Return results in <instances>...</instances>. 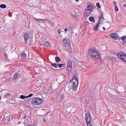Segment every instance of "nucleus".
<instances>
[{"label": "nucleus", "mask_w": 126, "mask_h": 126, "mask_svg": "<svg viewBox=\"0 0 126 126\" xmlns=\"http://www.w3.org/2000/svg\"><path fill=\"white\" fill-rule=\"evenodd\" d=\"M73 79L74 80V82L71 87L69 88V90L70 91L73 90V91H75V92L77 90V86L79 83V80L77 75H75L74 76Z\"/></svg>", "instance_id": "obj_1"}, {"label": "nucleus", "mask_w": 126, "mask_h": 126, "mask_svg": "<svg viewBox=\"0 0 126 126\" xmlns=\"http://www.w3.org/2000/svg\"><path fill=\"white\" fill-rule=\"evenodd\" d=\"M43 100L41 98L36 97L32 99L31 103L34 105H39L42 103Z\"/></svg>", "instance_id": "obj_2"}, {"label": "nucleus", "mask_w": 126, "mask_h": 126, "mask_svg": "<svg viewBox=\"0 0 126 126\" xmlns=\"http://www.w3.org/2000/svg\"><path fill=\"white\" fill-rule=\"evenodd\" d=\"M117 56L121 60L126 62V55L121 52L117 54Z\"/></svg>", "instance_id": "obj_3"}, {"label": "nucleus", "mask_w": 126, "mask_h": 126, "mask_svg": "<svg viewBox=\"0 0 126 126\" xmlns=\"http://www.w3.org/2000/svg\"><path fill=\"white\" fill-rule=\"evenodd\" d=\"M72 69V63L71 61H69L67 63L66 68L67 73H69L71 71Z\"/></svg>", "instance_id": "obj_4"}, {"label": "nucleus", "mask_w": 126, "mask_h": 126, "mask_svg": "<svg viewBox=\"0 0 126 126\" xmlns=\"http://www.w3.org/2000/svg\"><path fill=\"white\" fill-rule=\"evenodd\" d=\"M96 52V51L93 49H92L90 48L89 49L88 54L91 58L94 57L95 56V54Z\"/></svg>", "instance_id": "obj_5"}, {"label": "nucleus", "mask_w": 126, "mask_h": 126, "mask_svg": "<svg viewBox=\"0 0 126 126\" xmlns=\"http://www.w3.org/2000/svg\"><path fill=\"white\" fill-rule=\"evenodd\" d=\"M93 11L92 9H86L84 13V15L85 16H88L91 14Z\"/></svg>", "instance_id": "obj_6"}, {"label": "nucleus", "mask_w": 126, "mask_h": 126, "mask_svg": "<svg viewBox=\"0 0 126 126\" xmlns=\"http://www.w3.org/2000/svg\"><path fill=\"white\" fill-rule=\"evenodd\" d=\"M110 37L114 39H116L118 37V34L115 33H113L110 35Z\"/></svg>", "instance_id": "obj_7"}, {"label": "nucleus", "mask_w": 126, "mask_h": 126, "mask_svg": "<svg viewBox=\"0 0 126 126\" xmlns=\"http://www.w3.org/2000/svg\"><path fill=\"white\" fill-rule=\"evenodd\" d=\"M12 119L11 118L10 116H8L5 119V122L8 124H9Z\"/></svg>", "instance_id": "obj_8"}, {"label": "nucleus", "mask_w": 126, "mask_h": 126, "mask_svg": "<svg viewBox=\"0 0 126 126\" xmlns=\"http://www.w3.org/2000/svg\"><path fill=\"white\" fill-rule=\"evenodd\" d=\"M85 118L86 122H87L88 121H91V118L90 117V115L89 113H88L86 114Z\"/></svg>", "instance_id": "obj_9"}, {"label": "nucleus", "mask_w": 126, "mask_h": 126, "mask_svg": "<svg viewBox=\"0 0 126 126\" xmlns=\"http://www.w3.org/2000/svg\"><path fill=\"white\" fill-rule=\"evenodd\" d=\"M34 19L36 20L37 21L39 22L40 23V22H42L43 23H44V20L47 21V19H38L36 18L35 17L34 18Z\"/></svg>", "instance_id": "obj_10"}, {"label": "nucleus", "mask_w": 126, "mask_h": 126, "mask_svg": "<svg viewBox=\"0 0 126 126\" xmlns=\"http://www.w3.org/2000/svg\"><path fill=\"white\" fill-rule=\"evenodd\" d=\"M23 36L24 38L25 42L26 43H27V40L29 38L28 35L27 34H25Z\"/></svg>", "instance_id": "obj_11"}, {"label": "nucleus", "mask_w": 126, "mask_h": 126, "mask_svg": "<svg viewBox=\"0 0 126 126\" xmlns=\"http://www.w3.org/2000/svg\"><path fill=\"white\" fill-rule=\"evenodd\" d=\"M18 76V74L17 73H16L15 75L13 76V78L12 80H14L16 79Z\"/></svg>", "instance_id": "obj_12"}, {"label": "nucleus", "mask_w": 126, "mask_h": 126, "mask_svg": "<svg viewBox=\"0 0 126 126\" xmlns=\"http://www.w3.org/2000/svg\"><path fill=\"white\" fill-rule=\"evenodd\" d=\"M66 50L68 52H71L72 49L70 46H67L66 47Z\"/></svg>", "instance_id": "obj_13"}, {"label": "nucleus", "mask_w": 126, "mask_h": 126, "mask_svg": "<svg viewBox=\"0 0 126 126\" xmlns=\"http://www.w3.org/2000/svg\"><path fill=\"white\" fill-rule=\"evenodd\" d=\"M87 9H92L93 10V8L91 4H89L87 6Z\"/></svg>", "instance_id": "obj_14"}, {"label": "nucleus", "mask_w": 126, "mask_h": 126, "mask_svg": "<svg viewBox=\"0 0 126 126\" xmlns=\"http://www.w3.org/2000/svg\"><path fill=\"white\" fill-rule=\"evenodd\" d=\"M89 20L91 21L93 23L95 22V20L94 17L92 16H91L89 17Z\"/></svg>", "instance_id": "obj_15"}, {"label": "nucleus", "mask_w": 126, "mask_h": 126, "mask_svg": "<svg viewBox=\"0 0 126 126\" xmlns=\"http://www.w3.org/2000/svg\"><path fill=\"white\" fill-rule=\"evenodd\" d=\"M100 23H100V22H99L98 21V22L96 25L95 26H94V30H97L98 28V26H99V24Z\"/></svg>", "instance_id": "obj_16"}, {"label": "nucleus", "mask_w": 126, "mask_h": 126, "mask_svg": "<svg viewBox=\"0 0 126 126\" xmlns=\"http://www.w3.org/2000/svg\"><path fill=\"white\" fill-rule=\"evenodd\" d=\"M95 54V56H94V57L98 59H99L100 58V57L98 52H97Z\"/></svg>", "instance_id": "obj_17"}, {"label": "nucleus", "mask_w": 126, "mask_h": 126, "mask_svg": "<svg viewBox=\"0 0 126 126\" xmlns=\"http://www.w3.org/2000/svg\"><path fill=\"white\" fill-rule=\"evenodd\" d=\"M44 45L45 46L48 47L50 46V44L48 42L45 41V42Z\"/></svg>", "instance_id": "obj_18"}, {"label": "nucleus", "mask_w": 126, "mask_h": 126, "mask_svg": "<svg viewBox=\"0 0 126 126\" xmlns=\"http://www.w3.org/2000/svg\"><path fill=\"white\" fill-rule=\"evenodd\" d=\"M55 60L56 62L58 63L60 61V59L59 57L56 56L55 57Z\"/></svg>", "instance_id": "obj_19"}, {"label": "nucleus", "mask_w": 126, "mask_h": 126, "mask_svg": "<svg viewBox=\"0 0 126 126\" xmlns=\"http://www.w3.org/2000/svg\"><path fill=\"white\" fill-rule=\"evenodd\" d=\"M91 121H88L87 122H86V123L87 124V126H92V124L91 122Z\"/></svg>", "instance_id": "obj_20"}, {"label": "nucleus", "mask_w": 126, "mask_h": 126, "mask_svg": "<svg viewBox=\"0 0 126 126\" xmlns=\"http://www.w3.org/2000/svg\"><path fill=\"white\" fill-rule=\"evenodd\" d=\"M26 55L25 53H23L21 55V58L24 59L26 58Z\"/></svg>", "instance_id": "obj_21"}, {"label": "nucleus", "mask_w": 126, "mask_h": 126, "mask_svg": "<svg viewBox=\"0 0 126 126\" xmlns=\"http://www.w3.org/2000/svg\"><path fill=\"white\" fill-rule=\"evenodd\" d=\"M52 66L54 67L55 68H57L58 67V65L57 63H54L51 65Z\"/></svg>", "instance_id": "obj_22"}, {"label": "nucleus", "mask_w": 126, "mask_h": 126, "mask_svg": "<svg viewBox=\"0 0 126 126\" xmlns=\"http://www.w3.org/2000/svg\"><path fill=\"white\" fill-rule=\"evenodd\" d=\"M101 15L100 17L99 18V22H100V23H101L102 21H100V19H104V18L103 17V13H101Z\"/></svg>", "instance_id": "obj_23"}, {"label": "nucleus", "mask_w": 126, "mask_h": 126, "mask_svg": "<svg viewBox=\"0 0 126 126\" xmlns=\"http://www.w3.org/2000/svg\"><path fill=\"white\" fill-rule=\"evenodd\" d=\"M0 7L2 8H5L6 7V5L5 4H2L0 5Z\"/></svg>", "instance_id": "obj_24"}, {"label": "nucleus", "mask_w": 126, "mask_h": 126, "mask_svg": "<svg viewBox=\"0 0 126 126\" xmlns=\"http://www.w3.org/2000/svg\"><path fill=\"white\" fill-rule=\"evenodd\" d=\"M58 67L60 68H62L64 66V64H63L59 63L58 64Z\"/></svg>", "instance_id": "obj_25"}, {"label": "nucleus", "mask_w": 126, "mask_h": 126, "mask_svg": "<svg viewBox=\"0 0 126 126\" xmlns=\"http://www.w3.org/2000/svg\"><path fill=\"white\" fill-rule=\"evenodd\" d=\"M20 98L21 99H24L27 98V96H25L23 95H21L20 96Z\"/></svg>", "instance_id": "obj_26"}, {"label": "nucleus", "mask_w": 126, "mask_h": 126, "mask_svg": "<svg viewBox=\"0 0 126 126\" xmlns=\"http://www.w3.org/2000/svg\"><path fill=\"white\" fill-rule=\"evenodd\" d=\"M48 88L47 90L49 91L51 90L52 89V87L50 85H49L48 86Z\"/></svg>", "instance_id": "obj_27"}, {"label": "nucleus", "mask_w": 126, "mask_h": 126, "mask_svg": "<svg viewBox=\"0 0 126 126\" xmlns=\"http://www.w3.org/2000/svg\"><path fill=\"white\" fill-rule=\"evenodd\" d=\"M122 39L124 42H126V36L122 37Z\"/></svg>", "instance_id": "obj_28"}, {"label": "nucleus", "mask_w": 126, "mask_h": 126, "mask_svg": "<svg viewBox=\"0 0 126 126\" xmlns=\"http://www.w3.org/2000/svg\"><path fill=\"white\" fill-rule=\"evenodd\" d=\"M10 96V95L9 93H7L4 95L5 98H6L7 97H9Z\"/></svg>", "instance_id": "obj_29"}, {"label": "nucleus", "mask_w": 126, "mask_h": 126, "mask_svg": "<svg viewBox=\"0 0 126 126\" xmlns=\"http://www.w3.org/2000/svg\"><path fill=\"white\" fill-rule=\"evenodd\" d=\"M72 29V28L71 26H69V28L68 29V30L70 32H71Z\"/></svg>", "instance_id": "obj_30"}, {"label": "nucleus", "mask_w": 126, "mask_h": 126, "mask_svg": "<svg viewBox=\"0 0 126 126\" xmlns=\"http://www.w3.org/2000/svg\"><path fill=\"white\" fill-rule=\"evenodd\" d=\"M96 6L99 8H100V4L98 3H97L96 4Z\"/></svg>", "instance_id": "obj_31"}, {"label": "nucleus", "mask_w": 126, "mask_h": 126, "mask_svg": "<svg viewBox=\"0 0 126 126\" xmlns=\"http://www.w3.org/2000/svg\"><path fill=\"white\" fill-rule=\"evenodd\" d=\"M115 10L116 11H117L118 10V8L117 6H115Z\"/></svg>", "instance_id": "obj_32"}, {"label": "nucleus", "mask_w": 126, "mask_h": 126, "mask_svg": "<svg viewBox=\"0 0 126 126\" xmlns=\"http://www.w3.org/2000/svg\"><path fill=\"white\" fill-rule=\"evenodd\" d=\"M33 95V94H30L28 95L27 96V98H28V97H32V96Z\"/></svg>", "instance_id": "obj_33"}, {"label": "nucleus", "mask_w": 126, "mask_h": 126, "mask_svg": "<svg viewBox=\"0 0 126 126\" xmlns=\"http://www.w3.org/2000/svg\"><path fill=\"white\" fill-rule=\"evenodd\" d=\"M65 97H64L63 95H61L60 97V99L62 100L63 99H64Z\"/></svg>", "instance_id": "obj_34"}, {"label": "nucleus", "mask_w": 126, "mask_h": 126, "mask_svg": "<svg viewBox=\"0 0 126 126\" xmlns=\"http://www.w3.org/2000/svg\"><path fill=\"white\" fill-rule=\"evenodd\" d=\"M2 117L0 115V124L2 123Z\"/></svg>", "instance_id": "obj_35"}, {"label": "nucleus", "mask_w": 126, "mask_h": 126, "mask_svg": "<svg viewBox=\"0 0 126 126\" xmlns=\"http://www.w3.org/2000/svg\"><path fill=\"white\" fill-rule=\"evenodd\" d=\"M113 3L114 5L115 6H116V2L115 1H114L113 2Z\"/></svg>", "instance_id": "obj_36"}, {"label": "nucleus", "mask_w": 126, "mask_h": 126, "mask_svg": "<svg viewBox=\"0 0 126 126\" xmlns=\"http://www.w3.org/2000/svg\"><path fill=\"white\" fill-rule=\"evenodd\" d=\"M63 42H64V43H66L67 42L66 40L65 39H63Z\"/></svg>", "instance_id": "obj_37"}, {"label": "nucleus", "mask_w": 126, "mask_h": 126, "mask_svg": "<svg viewBox=\"0 0 126 126\" xmlns=\"http://www.w3.org/2000/svg\"><path fill=\"white\" fill-rule=\"evenodd\" d=\"M68 30L67 29L65 28L64 29V31L66 32Z\"/></svg>", "instance_id": "obj_38"}, {"label": "nucleus", "mask_w": 126, "mask_h": 126, "mask_svg": "<svg viewBox=\"0 0 126 126\" xmlns=\"http://www.w3.org/2000/svg\"><path fill=\"white\" fill-rule=\"evenodd\" d=\"M26 116H26V115H25L24 116V117H23V118L24 119H25L26 118Z\"/></svg>", "instance_id": "obj_39"}, {"label": "nucleus", "mask_w": 126, "mask_h": 126, "mask_svg": "<svg viewBox=\"0 0 126 126\" xmlns=\"http://www.w3.org/2000/svg\"><path fill=\"white\" fill-rule=\"evenodd\" d=\"M123 6L124 7H126V4H123Z\"/></svg>", "instance_id": "obj_40"}, {"label": "nucleus", "mask_w": 126, "mask_h": 126, "mask_svg": "<svg viewBox=\"0 0 126 126\" xmlns=\"http://www.w3.org/2000/svg\"><path fill=\"white\" fill-rule=\"evenodd\" d=\"M73 79H72L69 81V82H71L72 81H73Z\"/></svg>", "instance_id": "obj_41"}, {"label": "nucleus", "mask_w": 126, "mask_h": 126, "mask_svg": "<svg viewBox=\"0 0 126 126\" xmlns=\"http://www.w3.org/2000/svg\"><path fill=\"white\" fill-rule=\"evenodd\" d=\"M102 28L104 30H105V28L104 27H103V28Z\"/></svg>", "instance_id": "obj_42"}, {"label": "nucleus", "mask_w": 126, "mask_h": 126, "mask_svg": "<svg viewBox=\"0 0 126 126\" xmlns=\"http://www.w3.org/2000/svg\"><path fill=\"white\" fill-rule=\"evenodd\" d=\"M6 56H7V54L6 53V55H5V56L6 57H7Z\"/></svg>", "instance_id": "obj_43"}, {"label": "nucleus", "mask_w": 126, "mask_h": 126, "mask_svg": "<svg viewBox=\"0 0 126 126\" xmlns=\"http://www.w3.org/2000/svg\"><path fill=\"white\" fill-rule=\"evenodd\" d=\"M58 33L59 34H60V31H59Z\"/></svg>", "instance_id": "obj_44"}, {"label": "nucleus", "mask_w": 126, "mask_h": 126, "mask_svg": "<svg viewBox=\"0 0 126 126\" xmlns=\"http://www.w3.org/2000/svg\"><path fill=\"white\" fill-rule=\"evenodd\" d=\"M75 0L77 2H78L79 1L78 0Z\"/></svg>", "instance_id": "obj_45"}, {"label": "nucleus", "mask_w": 126, "mask_h": 126, "mask_svg": "<svg viewBox=\"0 0 126 126\" xmlns=\"http://www.w3.org/2000/svg\"><path fill=\"white\" fill-rule=\"evenodd\" d=\"M59 30H59H59H58V32H59V31H59Z\"/></svg>", "instance_id": "obj_46"}, {"label": "nucleus", "mask_w": 126, "mask_h": 126, "mask_svg": "<svg viewBox=\"0 0 126 126\" xmlns=\"http://www.w3.org/2000/svg\"><path fill=\"white\" fill-rule=\"evenodd\" d=\"M33 126L32 125H30V126Z\"/></svg>", "instance_id": "obj_47"}, {"label": "nucleus", "mask_w": 126, "mask_h": 126, "mask_svg": "<svg viewBox=\"0 0 126 126\" xmlns=\"http://www.w3.org/2000/svg\"><path fill=\"white\" fill-rule=\"evenodd\" d=\"M102 21L101 20V19H100V21Z\"/></svg>", "instance_id": "obj_48"}]
</instances>
